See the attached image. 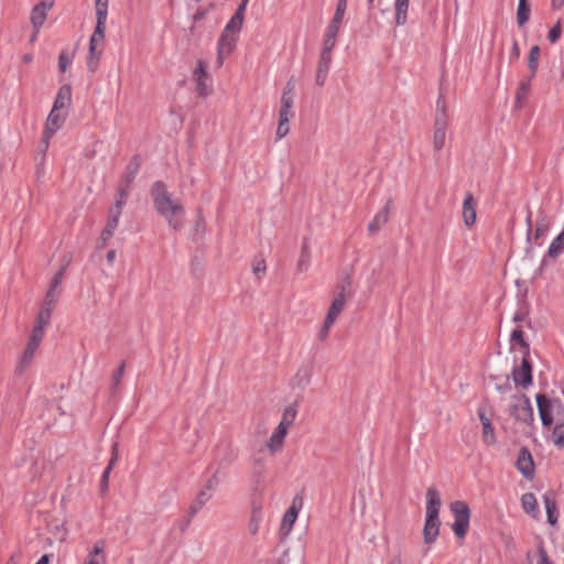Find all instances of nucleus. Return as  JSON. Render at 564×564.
Segmentation results:
<instances>
[{"instance_id": "nucleus-1", "label": "nucleus", "mask_w": 564, "mask_h": 564, "mask_svg": "<svg viewBox=\"0 0 564 564\" xmlns=\"http://www.w3.org/2000/svg\"><path fill=\"white\" fill-rule=\"evenodd\" d=\"M150 195L155 212L164 218L169 227L175 231L184 227L185 208L180 199L173 198L162 181L153 183Z\"/></svg>"}, {"instance_id": "nucleus-2", "label": "nucleus", "mask_w": 564, "mask_h": 564, "mask_svg": "<svg viewBox=\"0 0 564 564\" xmlns=\"http://www.w3.org/2000/svg\"><path fill=\"white\" fill-rule=\"evenodd\" d=\"M536 404L544 426L552 425L554 421L564 423V404L560 399H550L544 394H538Z\"/></svg>"}, {"instance_id": "nucleus-3", "label": "nucleus", "mask_w": 564, "mask_h": 564, "mask_svg": "<svg viewBox=\"0 0 564 564\" xmlns=\"http://www.w3.org/2000/svg\"><path fill=\"white\" fill-rule=\"evenodd\" d=\"M191 82L195 86V93L199 98H207L213 94V78L208 72V63L202 58L197 59L192 69Z\"/></svg>"}, {"instance_id": "nucleus-4", "label": "nucleus", "mask_w": 564, "mask_h": 564, "mask_svg": "<svg viewBox=\"0 0 564 564\" xmlns=\"http://www.w3.org/2000/svg\"><path fill=\"white\" fill-rule=\"evenodd\" d=\"M354 296L352 281L349 275L343 278L335 286L334 299L328 308V314L338 317L348 300Z\"/></svg>"}, {"instance_id": "nucleus-5", "label": "nucleus", "mask_w": 564, "mask_h": 564, "mask_svg": "<svg viewBox=\"0 0 564 564\" xmlns=\"http://www.w3.org/2000/svg\"><path fill=\"white\" fill-rule=\"evenodd\" d=\"M218 485L219 478L215 474L207 480L204 487L198 491L195 500L189 506L187 518L184 524L182 525V530H184L189 524L192 518L206 505L207 501L212 499L213 492L217 489Z\"/></svg>"}, {"instance_id": "nucleus-6", "label": "nucleus", "mask_w": 564, "mask_h": 564, "mask_svg": "<svg viewBox=\"0 0 564 564\" xmlns=\"http://www.w3.org/2000/svg\"><path fill=\"white\" fill-rule=\"evenodd\" d=\"M447 126L448 118L446 113V104L445 100L440 97L436 102V113L433 134V147L435 151L442 150L445 144Z\"/></svg>"}, {"instance_id": "nucleus-7", "label": "nucleus", "mask_w": 564, "mask_h": 564, "mask_svg": "<svg viewBox=\"0 0 564 564\" xmlns=\"http://www.w3.org/2000/svg\"><path fill=\"white\" fill-rule=\"evenodd\" d=\"M509 413L518 422L529 424L534 420L533 408L524 394L512 395Z\"/></svg>"}, {"instance_id": "nucleus-8", "label": "nucleus", "mask_w": 564, "mask_h": 564, "mask_svg": "<svg viewBox=\"0 0 564 564\" xmlns=\"http://www.w3.org/2000/svg\"><path fill=\"white\" fill-rule=\"evenodd\" d=\"M455 521L452 529L457 538H464L467 533L470 518V509L464 501H454L451 505Z\"/></svg>"}, {"instance_id": "nucleus-9", "label": "nucleus", "mask_w": 564, "mask_h": 564, "mask_svg": "<svg viewBox=\"0 0 564 564\" xmlns=\"http://www.w3.org/2000/svg\"><path fill=\"white\" fill-rule=\"evenodd\" d=\"M512 377L514 382L524 389L532 383V366L529 355H523L521 366L513 369Z\"/></svg>"}, {"instance_id": "nucleus-10", "label": "nucleus", "mask_w": 564, "mask_h": 564, "mask_svg": "<svg viewBox=\"0 0 564 564\" xmlns=\"http://www.w3.org/2000/svg\"><path fill=\"white\" fill-rule=\"evenodd\" d=\"M516 466L524 478L532 479L534 477V462L530 451L527 447H522L519 451Z\"/></svg>"}, {"instance_id": "nucleus-11", "label": "nucleus", "mask_w": 564, "mask_h": 564, "mask_svg": "<svg viewBox=\"0 0 564 564\" xmlns=\"http://www.w3.org/2000/svg\"><path fill=\"white\" fill-rule=\"evenodd\" d=\"M104 48L105 37H90L89 54L87 57V66L90 72H95L97 69Z\"/></svg>"}, {"instance_id": "nucleus-12", "label": "nucleus", "mask_w": 564, "mask_h": 564, "mask_svg": "<svg viewBox=\"0 0 564 564\" xmlns=\"http://www.w3.org/2000/svg\"><path fill=\"white\" fill-rule=\"evenodd\" d=\"M54 1L55 0H42L32 9L31 22L36 33L46 19V12L54 6Z\"/></svg>"}, {"instance_id": "nucleus-13", "label": "nucleus", "mask_w": 564, "mask_h": 564, "mask_svg": "<svg viewBox=\"0 0 564 564\" xmlns=\"http://www.w3.org/2000/svg\"><path fill=\"white\" fill-rule=\"evenodd\" d=\"M477 203L471 193H466L463 202L462 217L466 227H473L477 218Z\"/></svg>"}, {"instance_id": "nucleus-14", "label": "nucleus", "mask_w": 564, "mask_h": 564, "mask_svg": "<svg viewBox=\"0 0 564 564\" xmlns=\"http://www.w3.org/2000/svg\"><path fill=\"white\" fill-rule=\"evenodd\" d=\"M141 163H142V159L140 155L135 154L132 156V159L130 160V162L128 163V165L126 167V172H124L118 187L130 191L131 183L134 181V178L139 172V169L141 166Z\"/></svg>"}, {"instance_id": "nucleus-15", "label": "nucleus", "mask_w": 564, "mask_h": 564, "mask_svg": "<svg viewBox=\"0 0 564 564\" xmlns=\"http://www.w3.org/2000/svg\"><path fill=\"white\" fill-rule=\"evenodd\" d=\"M391 205L392 199H389L382 209H380L373 219L368 224V232L370 235L378 232L389 221Z\"/></svg>"}, {"instance_id": "nucleus-16", "label": "nucleus", "mask_w": 564, "mask_h": 564, "mask_svg": "<svg viewBox=\"0 0 564 564\" xmlns=\"http://www.w3.org/2000/svg\"><path fill=\"white\" fill-rule=\"evenodd\" d=\"M441 506L442 500L438 490L434 486L429 487L426 491V517L440 518Z\"/></svg>"}, {"instance_id": "nucleus-17", "label": "nucleus", "mask_w": 564, "mask_h": 564, "mask_svg": "<svg viewBox=\"0 0 564 564\" xmlns=\"http://www.w3.org/2000/svg\"><path fill=\"white\" fill-rule=\"evenodd\" d=\"M441 521L440 518H427L425 519L423 528V539L426 545L433 544L440 534Z\"/></svg>"}, {"instance_id": "nucleus-18", "label": "nucleus", "mask_w": 564, "mask_h": 564, "mask_svg": "<svg viewBox=\"0 0 564 564\" xmlns=\"http://www.w3.org/2000/svg\"><path fill=\"white\" fill-rule=\"evenodd\" d=\"M296 500H297L296 498L293 500L291 507L285 511V513L283 516L281 528H280V532L283 536L289 535V533L291 532V530L293 528V524L295 523V521L297 519L299 509L296 507Z\"/></svg>"}, {"instance_id": "nucleus-19", "label": "nucleus", "mask_w": 564, "mask_h": 564, "mask_svg": "<svg viewBox=\"0 0 564 564\" xmlns=\"http://www.w3.org/2000/svg\"><path fill=\"white\" fill-rule=\"evenodd\" d=\"M236 47L235 37H219L217 45V64L221 67L225 58L229 56Z\"/></svg>"}, {"instance_id": "nucleus-20", "label": "nucleus", "mask_w": 564, "mask_h": 564, "mask_svg": "<svg viewBox=\"0 0 564 564\" xmlns=\"http://www.w3.org/2000/svg\"><path fill=\"white\" fill-rule=\"evenodd\" d=\"M109 0H96L97 24L93 35H104L106 31V19Z\"/></svg>"}, {"instance_id": "nucleus-21", "label": "nucleus", "mask_w": 564, "mask_h": 564, "mask_svg": "<svg viewBox=\"0 0 564 564\" xmlns=\"http://www.w3.org/2000/svg\"><path fill=\"white\" fill-rule=\"evenodd\" d=\"M248 2H249V0L241 1L239 7L237 8L235 14L230 19V21L227 23V25L225 28V32L236 33V32L240 31V29L242 26V22H243V14H245Z\"/></svg>"}, {"instance_id": "nucleus-22", "label": "nucleus", "mask_w": 564, "mask_h": 564, "mask_svg": "<svg viewBox=\"0 0 564 564\" xmlns=\"http://www.w3.org/2000/svg\"><path fill=\"white\" fill-rule=\"evenodd\" d=\"M59 110L52 109L45 122L44 131L46 134L54 135L59 130L65 121V117L62 116Z\"/></svg>"}, {"instance_id": "nucleus-23", "label": "nucleus", "mask_w": 564, "mask_h": 564, "mask_svg": "<svg viewBox=\"0 0 564 564\" xmlns=\"http://www.w3.org/2000/svg\"><path fill=\"white\" fill-rule=\"evenodd\" d=\"M288 434V431L282 426L278 425L271 437L267 443V447L271 454L279 452L284 443V438Z\"/></svg>"}, {"instance_id": "nucleus-24", "label": "nucleus", "mask_w": 564, "mask_h": 564, "mask_svg": "<svg viewBox=\"0 0 564 564\" xmlns=\"http://www.w3.org/2000/svg\"><path fill=\"white\" fill-rule=\"evenodd\" d=\"M72 100V88L70 85H63L57 93L52 109L61 110L69 106Z\"/></svg>"}, {"instance_id": "nucleus-25", "label": "nucleus", "mask_w": 564, "mask_h": 564, "mask_svg": "<svg viewBox=\"0 0 564 564\" xmlns=\"http://www.w3.org/2000/svg\"><path fill=\"white\" fill-rule=\"evenodd\" d=\"M36 349L37 347L26 344V347L15 367V372L18 375H22L29 368L34 358Z\"/></svg>"}, {"instance_id": "nucleus-26", "label": "nucleus", "mask_w": 564, "mask_h": 564, "mask_svg": "<svg viewBox=\"0 0 564 564\" xmlns=\"http://www.w3.org/2000/svg\"><path fill=\"white\" fill-rule=\"evenodd\" d=\"M292 105H293V96L290 95V91H284L281 97V108H280L279 119L290 121V119L294 115L292 111Z\"/></svg>"}, {"instance_id": "nucleus-27", "label": "nucleus", "mask_w": 564, "mask_h": 564, "mask_svg": "<svg viewBox=\"0 0 564 564\" xmlns=\"http://www.w3.org/2000/svg\"><path fill=\"white\" fill-rule=\"evenodd\" d=\"M346 9V0H339L333 21L328 26V35H336L339 29V24L343 21L344 12Z\"/></svg>"}, {"instance_id": "nucleus-28", "label": "nucleus", "mask_w": 564, "mask_h": 564, "mask_svg": "<svg viewBox=\"0 0 564 564\" xmlns=\"http://www.w3.org/2000/svg\"><path fill=\"white\" fill-rule=\"evenodd\" d=\"M310 258H311V250H310L308 243L305 241L302 246L300 259L296 264L297 272L304 273L308 270Z\"/></svg>"}, {"instance_id": "nucleus-29", "label": "nucleus", "mask_w": 564, "mask_h": 564, "mask_svg": "<svg viewBox=\"0 0 564 564\" xmlns=\"http://www.w3.org/2000/svg\"><path fill=\"white\" fill-rule=\"evenodd\" d=\"M330 63L318 61L315 84L318 87H323L326 83L328 72H329Z\"/></svg>"}, {"instance_id": "nucleus-30", "label": "nucleus", "mask_w": 564, "mask_h": 564, "mask_svg": "<svg viewBox=\"0 0 564 564\" xmlns=\"http://www.w3.org/2000/svg\"><path fill=\"white\" fill-rule=\"evenodd\" d=\"M336 46V37H326L323 42L319 61L332 63V52Z\"/></svg>"}, {"instance_id": "nucleus-31", "label": "nucleus", "mask_w": 564, "mask_h": 564, "mask_svg": "<svg viewBox=\"0 0 564 564\" xmlns=\"http://www.w3.org/2000/svg\"><path fill=\"white\" fill-rule=\"evenodd\" d=\"M540 54V47L538 45H533L530 50L528 58V66L531 73V78H533L536 74Z\"/></svg>"}, {"instance_id": "nucleus-32", "label": "nucleus", "mask_w": 564, "mask_h": 564, "mask_svg": "<svg viewBox=\"0 0 564 564\" xmlns=\"http://www.w3.org/2000/svg\"><path fill=\"white\" fill-rule=\"evenodd\" d=\"M262 518V512L260 507H253L251 512V518L248 524V530L251 535H256L259 531V524Z\"/></svg>"}, {"instance_id": "nucleus-33", "label": "nucleus", "mask_w": 564, "mask_h": 564, "mask_svg": "<svg viewBox=\"0 0 564 564\" xmlns=\"http://www.w3.org/2000/svg\"><path fill=\"white\" fill-rule=\"evenodd\" d=\"M410 0H395V20L398 24H404Z\"/></svg>"}, {"instance_id": "nucleus-34", "label": "nucleus", "mask_w": 564, "mask_h": 564, "mask_svg": "<svg viewBox=\"0 0 564 564\" xmlns=\"http://www.w3.org/2000/svg\"><path fill=\"white\" fill-rule=\"evenodd\" d=\"M564 250V230L552 241L547 254L556 258Z\"/></svg>"}, {"instance_id": "nucleus-35", "label": "nucleus", "mask_w": 564, "mask_h": 564, "mask_svg": "<svg viewBox=\"0 0 564 564\" xmlns=\"http://www.w3.org/2000/svg\"><path fill=\"white\" fill-rule=\"evenodd\" d=\"M296 413H297V411L294 405H290V406L285 408L284 412H283L282 420L279 423V425L288 431V429L294 423Z\"/></svg>"}, {"instance_id": "nucleus-36", "label": "nucleus", "mask_w": 564, "mask_h": 564, "mask_svg": "<svg viewBox=\"0 0 564 564\" xmlns=\"http://www.w3.org/2000/svg\"><path fill=\"white\" fill-rule=\"evenodd\" d=\"M544 505L546 509L547 521L550 524L554 525L557 522V518L555 516L556 502L550 496H544Z\"/></svg>"}, {"instance_id": "nucleus-37", "label": "nucleus", "mask_w": 564, "mask_h": 564, "mask_svg": "<svg viewBox=\"0 0 564 564\" xmlns=\"http://www.w3.org/2000/svg\"><path fill=\"white\" fill-rule=\"evenodd\" d=\"M482 426V441L487 445H495L497 443V437L495 434L494 426L491 422H485Z\"/></svg>"}, {"instance_id": "nucleus-38", "label": "nucleus", "mask_w": 564, "mask_h": 564, "mask_svg": "<svg viewBox=\"0 0 564 564\" xmlns=\"http://www.w3.org/2000/svg\"><path fill=\"white\" fill-rule=\"evenodd\" d=\"M530 15V4L529 2H523V0H519L518 11H517V20L519 25H523Z\"/></svg>"}, {"instance_id": "nucleus-39", "label": "nucleus", "mask_w": 564, "mask_h": 564, "mask_svg": "<svg viewBox=\"0 0 564 564\" xmlns=\"http://www.w3.org/2000/svg\"><path fill=\"white\" fill-rule=\"evenodd\" d=\"M44 328H45V326L35 324L32 329V334L30 336L28 344L39 348V346L44 337Z\"/></svg>"}, {"instance_id": "nucleus-40", "label": "nucleus", "mask_w": 564, "mask_h": 564, "mask_svg": "<svg viewBox=\"0 0 564 564\" xmlns=\"http://www.w3.org/2000/svg\"><path fill=\"white\" fill-rule=\"evenodd\" d=\"M44 328H45V326L35 324L32 329V334L30 336L28 344L39 348V346L44 337Z\"/></svg>"}, {"instance_id": "nucleus-41", "label": "nucleus", "mask_w": 564, "mask_h": 564, "mask_svg": "<svg viewBox=\"0 0 564 564\" xmlns=\"http://www.w3.org/2000/svg\"><path fill=\"white\" fill-rule=\"evenodd\" d=\"M117 459H118V443L116 442V443H113L112 448H111V458L108 463V466L106 467V469L104 470V473L101 475L102 480L109 481L110 473H111L115 464L117 463Z\"/></svg>"}, {"instance_id": "nucleus-42", "label": "nucleus", "mask_w": 564, "mask_h": 564, "mask_svg": "<svg viewBox=\"0 0 564 564\" xmlns=\"http://www.w3.org/2000/svg\"><path fill=\"white\" fill-rule=\"evenodd\" d=\"M531 76L525 79V80H522L520 84H519V87H518V90H517V95H516V100H517V104L521 105V102L523 100H525L529 91H530V86H531Z\"/></svg>"}, {"instance_id": "nucleus-43", "label": "nucleus", "mask_w": 564, "mask_h": 564, "mask_svg": "<svg viewBox=\"0 0 564 564\" xmlns=\"http://www.w3.org/2000/svg\"><path fill=\"white\" fill-rule=\"evenodd\" d=\"M522 508L527 513L536 511V499L533 494H524L521 498Z\"/></svg>"}, {"instance_id": "nucleus-44", "label": "nucleus", "mask_w": 564, "mask_h": 564, "mask_svg": "<svg viewBox=\"0 0 564 564\" xmlns=\"http://www.w3.org/2000/svg\"><path fill=\"white\" fill-rule=\"evenodd\" d=\"M511 341L520 345V347L523 349V355H529V344L525 341L521 328L513 329L511 333Z\"/></svg>"}, {"instance_id": "nucleus-45", "label": "nucleus", "mask_w": 564, "mask_h": 564, "mask_svg": "<svg viewBox=\"0 0 564 564\" xmlns=\"http://www.w3.org/2000/svg\"><path fill=\"white\" fill-rule=\"evenodd\" d=\"M554 445L558 448L564 447V423H556L552 432Z\"/></svg>"}, {"instance_id": "nucleus-46", "label": "nucleus", "mask_w": 564, "mask_h": 564, "mask_svg": "<svg viewBox=\"0 0 564 564\" xmlns=\"http://www.w3.org/2000/svg\"><path fill=\"white\" fill-rule=\"evenodd\" d=\"M124 368H126V362L122 361L118 369L112 373V377H111V393L115 394L117 392V389H118V386L120 384L121 382V379L124 375Z\"/></svg>"}, {"instance_id": "nucleus-47", "label": "nucleus", "mask_w": 564, "mask_h": 564, "mask_svg": "<svg viewBox=\"0 0 564 564\" xmlns=\"http://www.w3.org/2000/svg\"><path fill=\"white\" fill-rule=\"evenodd\" d=\"M336 319H337V317H335V316H333V315L327 313L326 318L324 321V324H323V326H322V328L319 330V334H318V339L321 341H325L326 340V338L328 336V332H329L332 325L334 324V322Z\"/></svg>"}, {"instance_id": "nucleus-48", "label": "nucleus", "mask_w": 564, "mask_h": 564, "mask_svg": "<svg viewBox=\"0 0 564 564\" xmlns=\"http://www.w3.org/2000/svg\"><path fill=\"white\" fill-rule=\"evenodd\" d=\"M48 530L52 534L56 535V538L63 542L66 538V529L64 528L63 522H52L48 524Z\"/></svg>"}, {"instance_id": "nucleus-49", "label": "nucleus", "mask_w": 564, "mask_h": 564, "mask_svg": "<svg viewBox=\"0 0 564 564\" xmlns=\"http://www.w3.org/2000/svg\"><path fill=\"white\" fill-rule=\"evenodd\" d=\"M73 56H74V53L70 52H65L63 51L61 54H59V57H58V68L62 73H65L73 59Z\"/></svg>"}, {"instance_id": "nucleus-50", "label": "nucleus", "mask_w": 564, "mask_h": 564, "mask_svg": "<svg viewBox=\"0 0 564 564\" xmlns=\"http://www.w3.org/2000/svg\"><path fill=\"white\" fill-rule=\"evenodd\" d=\"M129 192L128 189H124V188H121V187H118V192H117V195H116V199H115V207L118 208L119 210L122 212V208L123 206L126 205V200L129 196Z\"/></svg>"}, {"instance_id": "nucleus-51", "label": "nucleus", "mask_w": 564, "mask_h": 564, "mask_svg": "<svg viewBox=\"0 0 564 564\" xmlns=\"http://www.w3.org/2000/svg\"><path fill=\"white\" fill-rule=\"evenodd\" d=\"M52 310L48 307L42 306L40 310V313L36 317V325L46 326L50 323L51 319Z\"/></svg>"}, {"instance_id": "nucleus-52", "label": "nucleus", "mask_w": 564, "mask_h": 564, "mask_svg": "<svg viewBox=\"0 0 564 564\" xmlns=\"http://www.w3.org/2000/svg\"><path fill=\"white\" fill-rule=\"evenodd\" d=\"M58 294H59L58 291L48 289L42 306L48 307L53 311V307L57 302Z\"/></svg>"}, {"instance_id": "nucleus-53", "label": "nucleus", "mask_w": 564, "mask_h": 564, "mask_svg": "<svg viewBox=\"0 0 564 564\" xmlns=\"http://www.w3.org/2000/svg\"><path fill=\"white\" fill-rule=\"evenodd\" d=\"M52 137L53 135L46 134L45 132H43V134H42V139H41V142L39 144V149H37L39 150V154L41 155L42 162H44V160H45L46 151H47V149L50 147V141H51Z\"/></svg>"}, {"instance_id": "nucleus-54", "label": "nucleus", "mask_w": 564, "mask_h": 564, "mask_svg": "<svg viewBox=\"0 0 564 564\" xmlns=\"http://www.w3.org/2000/svg\"><path fill=\"white\" fill-rule=\"evenodd\" d=\"M105 545L106 543L104 540L97 541L93 550L89 552V554H93V556L104 560V562L106 563Z\"/></svg>"}, {"instance_id": "nucleus-55", "label": "nucleus", "mask_w": 564, "mask_h": 564, "mask_svg": "<svg viewBox=\"0 0 564 564\" xmlns=\"http://www.w3.org/2000/svg\"><path fill=\"white\" fill-rule=\"evenodd\" d=\"M206 223L205 218L203 217L202 210L198 209L197 212V218L194 226V232L197 236H202L205 232Z\"/></svg>"}, {"instance_id": "nucleus-56", "label": "nucleus", "mask_w": 564, "mask_h": 564, "mask_svg": "<svg viewBox=\"0 0 564 564\" xmlns=\"http://www.w3.org/2000/svg\"><path fill=\"white\" fill-rule=\"evenodd\" d=\"M289 122H290L289 120L279 119V124L276 128V139H282L289 133V131H290Z\"/></svg>"}, {"instance_id": "nucleus-57", "label": "nucleus", "mask_w": 564, "mask_h": 564, "mask_svg": "<svg viewBox=\"0 0 564 564\" xmlns=\"http://www.w3.org/2000/svg\"><path fill=\"white\" fill-rule=\"evenodd\" d=\"M294 380L297 382V386H306L310 381V372L307 370H300L296 375Z\"/></svg>"}, {"instance_id": "nucleus-58", "label": "nucleus", "mask_w": 564, "mask_h": 564, "mask_svg": "<svg viewBox=\"0 0 564 564\" xmlns=\"http://www.w3.org/2000/svg\"><path fill=\"white\" fill-rule=\"evenodd\" d=\"M65 269L66 267L64 265L55 275L54 278L52 279V282H51V285H50V289L51 290H56L57 291V288L61 285L62 283V280H63V276H64V272H65Z\"/></svg>"}, {"instance_id": "nucleus-59", "label": "nucleus", "mask_w": 564, "mask_h": 564, "mask_svg": "<svg viewBox=\"0 0 564 564\" xmlns=\"http://www.w3.org/2000/svg\"><path fill=\"white\" fill-rule=\"evenodd\" d=\"M538 552H539V558H540V560H539V562H538V564H554V563L549 558V555H547V553H546V550H545L542 545H540V546H539Z\"/></svg>"}, {"instance_id": "nucleus-60", "label": "nucleus", "mask_w": 564, "mask_h": 564, "mask_svg": "<svg viewBox=\"0 0 564 564\" xmlns=\"http://www.w3.org/2000/svg\"><path fill=\"white\" fill-rule=\"evenodd\" d=\"M267 270L264 259H259L253 263L252 271L254 274L264 273Z\"/></svg>"}, {"instance_id": "nucleus-61", "label": "nucleus", "mask_w": 564, "mask_h": 564, "mask_svg": "<svg viewBox=\"0 0 564 564\" xmlns=\"http://www.w3.org/2000/svg\"><path fill=\"white\" fill-rule=\"evenodd\" d=\"M547 231V225L546 224H538L534 232V239L538 241L541 237L545 235Z\"/></svg>"}, {"instance_id": "nucleus-62", "label": "nucleus", "mask_w": 564, "mask_h": 564, "mask_svg": "<svg viewBox=\"0 0 564 564\" xmlns=\"http://www.w3.org/2000/svg\"><path fill=\"white\" fill-rule=\"evenodd\" d=\"M496 389L500 392V393H507V392H510L511 391V384L509 382V377L506 376L505 378V382L501 383V384H497L496 386Z\"/></svg>"}, {"instance_id": "nucleus-63", "label": "nucleus", "mask_w": 564, "mask_h": 564, "mask_svg": "<svg viewBox=\"0 0 564 564\" xmlns=\"http://www.w3.org/2000/svg\"><path fill=\"white\" fill-rule=\"evenodd\" d=\"M22 556V552L18 550L15 553H13L7 564H20V558Z\"/></svg>"}, {"instance_id": "nucleus-64", "label": "nucleus", "mask_w": 564, "mask_h": 564, "mask_svg": "<svg viewBox=\"0 0 564 564\" xmlns=\"http://www.w3.org/2000/svg\"><path fill=\"white\" fill-rule=\"evenodd\" d=\"M85 564H106L104 560H100L99 557L93 556V554H88Z\"/></svg>"}]
</instances>
